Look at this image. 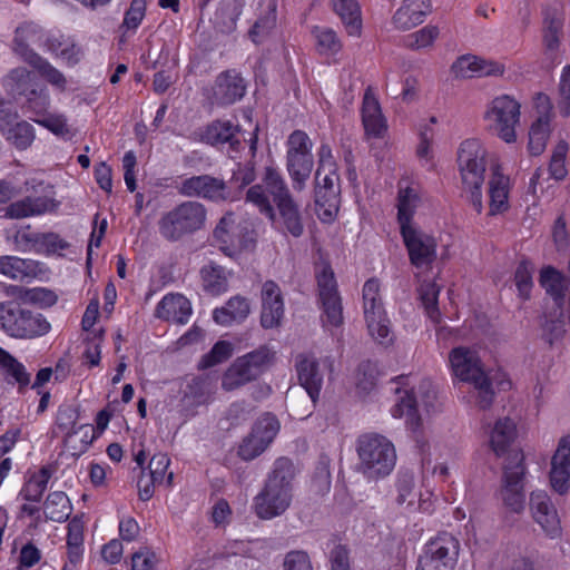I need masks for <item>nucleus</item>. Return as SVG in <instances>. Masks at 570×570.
Masks as SVG:
<instances>
[{"instance_id":"nucleus-1","label":"nucleus","mask_w":570,"mask_h":570,"mask_svg":"<svg viewBox=\"0 0 570 570\" xmlns=\"http://www.w3.org/2000/svg\"><path fill=\"white\" fill-rule=\"evenodd\" d=\"M245 199L272 222L276 220V207L281 229L293 237L303 235L304 224L301 212L277 168L266 167L262 183L250 186L246 191Z\"/></svg>"},{"instance_id":"nucleus-2","label":"nucleus","mask_w":570,"mask_h":570,"mask_svg":"<svg viewBox=\"0 0 570 570\" xmlns=\"http://www.w3.org/2000/svg\"><path fill=\"white\" fill-rule=\"evenodd\" d=\"M295 475L296 469L289 459L279 458L274 462L264 488L254 498V510L259 519L272 520L288 510Z\"/></svg>"},{"instance_id":"nucleus-3","label":"nucleus","mask_w":570,"mask_h":570,"mask_svg":"<svg viewBox=\"0 0 570 570\" xmlns=\"http://www.w3.org/2000/svg\"><path fill=\"white\" fill-rule=\"evenodd\" d=\"M449 365L455 379L473 386L476 405L482 410L488 409L493 402L494 392L478 351L469 346L454 347L449 353Z\"/></svg>"},{"instance_id":"nucleus-4","label":"nucleus","mask_w":570,"mask_h":570,"mask_svg":"<svg viewBox=\"0 0 570 570\" xmlns=\"http://www.w3.org/2000/svg\"><path fill=\"white\" fill-rule=\"evenodd\" d=\"M487 156V148L481 140L475 138L463 140L456 154L463 189L469 193L471 205L479 214L483 208L482 185L484 183Z\"/></svg>"},{"instance_id":"nucleus-5","label":"nucleus","mask_w":570,"mask_h":570,"mask_svg":"<svg viewBox=\"0 0 570 570\" xmlns=\"http://www.w3.org/2000/svg\"><path fill=\"white\" fill-rule=\"evenodd\" d=\"M358 471L368 480L391 474L396 464V450L392 441L376 433L361 435L356 442Z\"/></svg>"},{"instance_id":"nucleus-6","label":"nucleus","mask_w":570,"mask_h":570,"mask_svg":"<svg viewBox=\"0 0 570 570\" xmlns=\"http://www.w3.org/2000/svg\"><path fill=\"white\" fill-rule=\"evenodd\" d=\"M520 102L505 94L494 97L484 111L489 130L507 144L517 141V127L520 125Z\"/></svg>"},{"instance_id":"nucleus-7","label":"nucleus","mask_w":570,"mask_h":570,"mask_svg":"<svg viewBox=\"0 0 570 570\" xmlns=\"http://www.w3.org/2000/svg\"><path fill=\"white\" fill-rule=\"evenodd\" d=\"M207 212L203 204L187 200L161 216L158 222L160 235L168 240H178L204 227Z\"/></svg>"},{"instance_id":"nucleus-8","label":"nucleus","mask_w":570,"mask_h":570,"mask_svg":"<svg viewBox=\"0 0 570 570\" xmlns=\"http://www.w3.org/2000/svg\"><path fill=\"white\" fill-rule=\"evenodd\" d=\"M524 455L520 450L509 451L508 462L503 468L501 487L497 492L503 508L511 513L520 514L525 508Z\"/></svg>"},{"instance_id":"nucleus-9","label":"nucleus","mask_w":570,"mask_h":570,"mask_svg":"<svg viewBox=\"0 0 570 570\" xmlns=\"http://www.w3.org/2000/svg\"><path fill=\"white\" fill-rule=\"evenodd\" d=\"M0 326L14 338L39 337L51 328L43 315L23 309L13 302L0 303Z\"/></svg>"},{"instance_id":"nucleus-10","label":"nucleus","mask_w":570,"mask_h":570,"mask_svg":"<svg viewBox=\"0 0 570 570\" xmlns=\"http://www.w3.org/2000/svg\"><path fill=\"white\" fill-rule=\"evenodd\" d=\"M436 399L438 392L433 383L430 380H422L417 385L410 391H404V394L399 396L391 409V414L395 419H404L407 428L412 432H417L422 426L419 409L422 407L429 412L434 407Z\"/></svg>"},{"instance_id":"nucleus-11","label":"nucleus","mask_w":570,"mask_h":570,"mask_svg":"<svg viewBox=\"0 0 570 570\" xmlns=\"http://www.w3.org/2000/svg\"><path fill=\"white\" fill-rule=\"evenodd\" d=\"M286 169L296 191L304 189L314 167L313 141L303 130H294L286 141Z\"/></svg>"},{"instance_id":"nucleus-12","label":"nucleus","mask_w":570,"mask_h":570,"mask_svg":"<svg viewBox=\"0 0 570 570\" xmlns=\"http://www.w3.org/2000/svg\"><path fill=\"white\" fill-rule=\"evenodd\" d=\"M272 360L273 354L266 347L237 357L224 373L222 387L225 391H234L256 380L267 370Z\"/></svg>"},{"instance_id":"nucleus-13","label":"nucleus","mask_w":570,"mask_h":570,"mask_svg":"<svg viewBox=\"0 0 570 570\" xmlns=\"http://www.w3.org/2000/svg\"><path fill=\"white\" fill-rule=\"evenodd\" d=\"M459 553V540L449 532L440 533L425 544L416 570H454Z\"/></svg>"},{"instance_id":"nucleus-14","label":"nucleus","mask_w":570,"mask_h":570,"mask_svg":"<svg viewBox=\"0 0 570 570\" xmlns=\"http://www.w3.org/2000/svg\"><path fill=\"white\" fill-rule=\"evenodd\" d=\"M7 90L12 95L24 96L29 108L35 112L46 111L49 107V94L39 87L35 77L26 68H16L4 79Z\"/></svg>"},{"instance_id":"nucleus-15","label":"nucleus","mask_w":570,"mask_h":570,"mask_svg":"<svg viewBox=\"0 0 570 570\" xmlns=\"http://www.w3.org/2000/svg\"><path fill=\"white\" fill-rule=\"evenodd\" d=\"M178 191L185 197H198L212 202L238 199V193L232 191L226 181L209 175L193 176L181 180Z\"/></svg>"},{"instance_id":"nucleus-16","label":"nucleus","mask_w":570,"mask_h":570,"mask_svg":"<svg viewBox=\"0 0 570 570\" xmlns=\"http://www.w3.org/2000/svg\"><path fill=\"white\" fill-rule=\"evenodd\" d=\"M410 263L416 268H429L436 258L438 243L433 235L424 232L419 225L406 226L400 230Z\"/></svg>"},{"instance_id":"nucleus-17","label":"nucleus","mask_w":570,"mask_h":570,"mask_svg":"<svg viewBox=\"0 0 570 570\" xmlns=\"http://www.w3.org/2000/svg\"><path fill=\"white\" fill-rule=\"evenodd\" d=\"M529 510L532 520L547 538L551 540L561 538V520L551 497L546 491L535 490L530 493Z\"/></svg>"},{"instance_id":"nucleus-18","label":"nucleus","mask_w":570,"mask_h":570,"mask_svg":"<svg viewBox=\"0 0 570 570\" xmlns=\"http://www.w3.org/2000/svg\"><path fill=\"white\" fill-rule=\"evenodd\" d=\"M340 178L336 170H327L318 175L315 173V204L316 213L322 222L334 219L340 203Z\"/></svg>"},{"instance_id":"nucleus-19","label":"nucleus","mask_w":570,"mask_h":570,"mask_svg":"<svg viewBox=\"0 0 570 570\" xmlns=\"http://www.w3.org/2000/svg\"><path fill=\"white\" fill-rule=\"evenodd\" d=\"M549 481L552 490L564 495L570 490V435L562 436L551 458Z\"/></svg>"},{"instance_id":"nucleus-20","label":"nucleus","mask_w":570,"mask_h":570,"mask_svg":"<svg viewBox=\"0 0 570 570\" xmlns=\"http://www.w3.org/2000/svg\"><path fill=\"white\" fill-rule=\"evenodd\" d=\"M452 71L459 78L501 77L505 72V66L500 61L464 55L452 65Z\"/></svg>"},{"instance_id":"nucleus-21","label":"nucleus","mask_w":570,"mask_h":570,"mask_svg":"<svg viewBox=\"0 0 570 570\" xmlns=\"http://www.w3.org/2000/svg\"><path fill=\"white\" fill-rule=\"evenodd\" d=\"M18 115L9 105L0 107V131L19 149H26L35 139L33 128L26 121H17Z\"/></svg>"},{"instance_id":"nucleus-22","label":"nucleus","mask_w":570,"mask_h":570,"mask_svg":"<svg viewBox=\"0 0 570 570\" xmlns=\"http://www.w3.org/2000/svg\"><path fill=\"white\" fill-rule=\"evenodd\" d=\"M283 316L284 301L281 287L273 281H266L262 287V326L276 327L281 324Z\"/></svg>"},{"instance_id":"nucleus-23","label":"nucleus","mask_w":570,"mask_h":570,"mask_svg":"<svg viewBox=\"0 0 570 570\" xmlns=\"http://www.w3.org/2000/svg\"><path fill=\"white\" fill-rule=\"evenodd\" d=\"M397 497L396 501L399 504H405L410 511L420 510L428 512L431 509L430 497L431 493L426 491L423 493L415 487L414 475L411 473H402L399 475L397 483Z\"/></svg>"},{"instance_id":"nucleus-24","label":"nucleus","mask_w":570,"mask_h":570,"mask_svg":"<svg viewBox=\"0 0 570 570\" xmlns=\"http://www.w3.org/2000/svg\"><path fill=\"white\" fill-rule=\"evenodd\" d=\"M538 282L546 294L554 301L558 308L564 306L566 297L570 293V278L568 276L556 267L547 265L540 269Z\"/></svg>"},{"instance_id":"nucleus-25","label":"nucleus","mask_w":570,"mask_h":570,"mask_svg":"<svg viewBox=\"0 0 570 570\" xmlns=\"http://www.w3.org/2000/svg\"><path fill=\"white\" fill-rule=\"evenodd\" d=\"M246 85L240 73L227 70L219 73L213 88L215 100L222 105H230L243 98Z\"/></svg>"},{"instance_id":"nucleus-26","label":"nucleus","mask_w":570,"mask_h":570,"mask_svg":"<svg viewBox=\"0 0 570 570\" xmlns=\"http://www.w3.org/2000/svg\"><path fill=\"white\" fill-rule=\"evenodd\" d=\"M59 205V202L49 196L26 197L10 204L6 208L4 216L14 219L39 216L46 213L56 212Z\"/></svg>"},{"instance_id":"nucleus-27","label":"nucleus","mask_w":570,"mask_h":570,"mask_svg":"<svg viewBox=\"0 0 570 570\" xmlns=\"http://www.w3.org/2000/svg\"><path fill=\"white\" fill-rule=\"evenodd\" d=\"M191 312V304L184 295L170 293L165 295L157 304L155 315L164 321L186 324Z\"/></svg>"},{"instance_id":"nucleus-28","label":"nucleus","mask_w":570,"mask_h":570,"mask_svg":"<svg viewBox=\"0 0 570 570\" xmlns=\"http://www.w3.org/2000/svg\"><path fill=\"white\" fill-rule=\"evenodd\" d=\"M430 12L429 0H403L392 18V23L397 30H410L422 23Z\"/></svg>"},{"instance_id":"nucleus-29","label":"nucleus","mask_w":570,"mask_h":570,"mask_svg":"<svg viewBox=\"0 0 570 570\" xmlns=\"http://www.w3.org/2000/svg\"><path fill=\"white\" fill-rule=\"evenodd\" d=\"M215 238L223 245H230L234 248H243L246 246L247 240H250L249 233L246 226H242L238 218L233 213L226 214L214 232Z\"/></svg>"},{"instance_id":"nucleus-30","label":"nucleus","mask_w":570,"mask_h":570,"mask_svg":"<svg viewBox=\"0 0 570 570\" xmlns=\"http://www.w3.org/2000/svg\"><path fill=\"white\" fill-rule=\"evenodd\" d=\"M296 370L301 385L305 389L311 400L315 402L323 383V374L317 360L312 355H298Z\"/></svg>"},{"instance_id":"nucleus-31","label":"nucleus","mask_w":570,"mask_h":570,"mask_svg":"<svg viewBox=\"0 0 570 570\" xmlns=\"http://www.w3.org/2000/svg\"><path fill=\"white\" fill-rule=\"evenodd\" d=\"M43 30L33 22H26L17 28L13 50L26 62L30 63V56H39L33 47H40L43 42Z\"/></svg>"},{"instance_id":"nucleus-32","label":"nucleus","mask_w":570,"mask_h":570,"mask_svg":"<svg viewBox=\"0 0 570 570\" xmlns=\"http://www.w3.org/2000/svg\"><path fill=\"white\" fill-rule=\"evenodd\" d=\"M362 121L366 134L374 137H381L387 128L381 105L371 88H367L364 94Z\"/></svg>"},{"instance_id":"nucleus-33","label":"nucleus","mask_w":570,"mask_h":570,"mask_svg":"<svg viewBox=\"0 0 570 570\" xmlns=\"http://www.w3.org/2000/svg\"><path fill=\"white\" fill-rule=\"evenodd\" d=\"M214 386L205 379H191L184 391L181 404L188 416L196 414V409L213 400Z\"/></svg>"},{"instance_id":"nucleus-34","label":"nucleus","mask_w":570,"mask_h":570,"mask_svg":"<svg viewBox=\"0 0 570 570\" xmlns=\"http://www.w3.org/2000/svg\"><path fill=\"white\" fill-rule=\"evenodd\" d=\"M490 212L494 216L509 208V178L500 171L499 166L491 168L489 180Z\"/></svg>"},{"instance_id":"nucleus-35","label":"nucleus","mask_w":570,"mask_h":570,"mask_svg":"<svg viewBox=\"0 0 570 570\" xmlns=\"http://www.w3.org/2000/svg\"><path fill=\"white\" fill-rule=\"evenodd\" d=\"M249 312V302L245 297L237 295L229 298L225 306L215 308L213 318L217 324L228 326L233 322L244 321Z\"/></svg>"},{"instance_id":"nucleus-36","label":"nucleus","mask_w":570,"mask_h":570,"mask_svg":"<svg viewBox=\"0 0 570 570\" xmlns=\"http://www.w3.org/2000/svg\"><path fill=\"white\" fill-rule=\"evenodd\" d=\"M553 120L548 118H535L529 128L528 150L532 156L541 155L548 145L553 131Z\"/></svg>"},{"instance_id":"nucleus-37","label":"nucleus","mask_w":570,"mask_h":570,"mask_svg":"<svg viewBox=\"0 0 570 570\" xmlns=\"http://www.w3.org/2000/svg\"><path fill=\"white\" fill-rule=\"evenodd\" d=\"M515 433V424L511 419H500L495 422L490 435V444L498 456L508 452Z\"/></svg>"},{"instance_id":"nucleus-38","label":"nucleus","mask_w":570,"mask_h":570,"mask_svg":"<svg viewBox=\"0 0 570 570\" xmlns=\"http://www.w3.org/2000/svg\"><path fill=\"white\" fill-rule=\"evenodd\" d=\"M350 36H358L362 28L361 8L356 0H332Z\"/></svg>"},{"instance_id":"nucleus-39","label":"nucleus","mask_w":570,"mask_h":570,"mask_svg":"<svg viewBox=\"0 0 570 570\" xmlns=\"http://www.w3.org/2000/svg\"><path fill=\"white\" fill-rule=\"evenodd\" d=\"M419 203L420 197L415 188H400L397 203V220L400 224V230H403L406 226H417L413 220V216Z\"/></svg>"},{"instance_id":"nucleus-40","label":"nucleus","mask_w":570,"mask_h":570,"mask_svg":"<svg viewBox=\"0 0 570 570\" xmlns=\"http://www.w3.org/2000/svg\"><path fill=\"white\" fill-rule=\"evenodd\" d=\"M51 478V470L48 466H42L39 471L33 472L24 485L22 487L19 495L30 502H38L42 498L43 492L48 487Z\"/></svg>"},{"instance_id":"nucleus-41","label":"nucleus","mask_w":570,"mask_h":570,"mask_svg":"<svg viewBox=\"0 0 570 570\" xmlns=\"http://www.w3.org/2000/svg\"><path fill=\"white\" fill-rule=\"evenodd\" d=\"M367 332L371 337L381 345H389L393 342L391 322L386 312L364 315Z\"/></svg>"},{"instance_id":"nucleus-42","label":"nucleus","mask_w":570,"mask_h":570,"mask_svg":"<svg viewBox=\"0 0 570 570\" xmlns=\"http://www.w3.org/2000/svg\"><path fill=\"white\" fill-rule=\"evenodd\" d=\"M45 514L55 522H63L71 514L72 508L69 498L62 491L51 492L45 501Z\"/></svg>"},{"instance_id":"nucleus-43","label":"nucleus","mask_w":570,"mask_h":570,"mask_svg":"<svg viewBox=\"0 0 570 570\" xmlns=\"http://www.w3.org/2000/svg\"><path fill=\"white\" fill-rule=\"evenodd\" d=\"M85 521L82 517H73L67 525V554L82 557L85 552Z\"/></svg>"},{"instance_id":"nucleus-44","label":"nucleus","mask_w":570,"mask_h":570,"mask_svg":"<svg viewBox=\"0 0 570 570\" xmlns=\"http://www.w3.org/2000/svg\"><path fill=\"white\" fill-rule=\"evenodd\" d=\"M312 35L316 42V49L321 55L333 57L341 51L342 42L333 29L314 27Z\"/></svg>"},{"instance_id":"nucleus-45","label":"nucleus","mask_w":570,"mask_h":570,"mask_svg":"<svg viewBox=\"0 0 570 570\" xmlns=\"http://www.w3.org/2000/svg\"><path fill=\"white\" fill-rule=\"evenodd\" d=\"M441 29L435 24H426L423 28L407 35L404 43L407 48L413 50L430 49L439 39Z\"/></svg>"},{"instance_id":"nucleus-46","label":"nucleus","mask_w":570,"mask_h":570,"mask_svg":"<svg viewBox=\"0 0 570 570\" xmlns=\"http://www.w3.org/2000/svg\"><path fill=\"white\" fill-rule=\"evenodd\" d=\"M237 127L228 120H217L207 126L203 139L210 145H218L232 141Z\"/></svg>"},{"instance_id":"nucleus-47","label":"nucleus","mask_w":570,"mask_h":570,"mask_svg":"<svg viewBox=\"0 0 570 570\" xmlns=\"http://www.w3.org/2000/svg\"><path fill=\"white\" fill-rule=\"evenodd\" d=\"M202 278L205 289L213 295H219L227 291V276L225 271L219 266H204L202 268Z\"/></svg>"},{"instance_id":"nucleus-48","label":"nucleus","mask_w":570,"mask_h":570,"mask_svg":"<svg viewBox=\"0 0 570 570\" xmlns=\"http://www.w3.org/2000/svg\"><path fill=\"white\" fill-rule=\"evenodd\" d=\"M30 66L38 70L51 86L63 91L67 88V79L61 71L55 68L48 60L40 56H30Z\"/></svg>"},{"instance_id":"nucleus-49","label":"nucleus","mask_w":570,"mask_h":570,"mask_svg":"<svg viewBox=\"0 0 570 570\" xmlns=\"http://www.w3.org/2000/svg\"><path fill=\"white\" fill-rule=\"evenodd\" d=\"M362 297L364 315L385 312L381 297L380 282L376 278H370L365 282Z\"/></svg>"},{"instance_id":"nucleus-50","label":"nucleus","mask_w":570,"mask_h":570,"mask_svg":"<svg viewBox=\"0 0 570 570\" xmlns=\"http://www.w3.org/2000/svg\"><path fill=\"white\" fill-rule=\"evenodd\" d=\"M276 6L269 1L266 6V12L259 17L249 31V37L256 43L262 42L275 28Z\"/></svg>"},{"instance_id":"nucleus-51","label":"nucleus","mask_w":570,"mask_h":570,"mask_svg":"<svg viewBox=\"0 0 570 570\" xmlns=\"http://www.w3.org/2000/svg\"><path fill=\"white\" fill-rule=\"evenodd\" d=\"M440 288L433 282L423 283L420 287V297L428 317L434 323H441V313L436 306Z\"/></svg>"},{"instance_id":"nucleus-52","label":"nucleus","mask_w":570,"mask_h":570,"mask_svg":"<svg viewBox=\"0 0 570 570\" xmlns=\"http://www.w3.org/2000/svg\"><path fill=\"white\" fill-rule=\"evenodd\" d=\"M170 459L167 454H155L149 461V473L151 484L170 485L173 481V472L167 473Z\"/></svg>"},{"instance_id":"nucleus-53","label":"nucleus","mask_w":570,"mask_h":570,"mask_svg":"<svg viewBox=\"0 0 570 570\" xmlns=\"http://www.w3.org/2000/svg\"><path fill=\"white\" fill-rule=\"evenodd\" d=\"M569 146L566 141L560 140L552 149L549 171L550 175L557 180H563L568 175L567 169V155Z\"/></svg>"},{"instance_id":"nucleus-54","label":"nucleus","mask_w":570,"mask_h":570,"mask_svg":"<svg viewBox=\"0 0 570 570\" xmlns=\"http://www.w3.org/2000/svg\"><path fill=\"white\" fill-rule=\"evenodd\" d=\"M316 279L320 299L340 297L334 273L328 265L322 264L317 267Z\"/></svg>"},{"instance_id":"nucleus-55","label":"nucleus","mask_w":570,"mask_h":570,"mask_svg":"<svg viewBox=\"0 0 570 570\" xmlns=\"http://www.w3.org/2000/svg\"><path fill=\"white\" fill-rule=\"evenodd\" d=\"M377 368L371 362L362 363L355 375V385L357 392L366 395L372 392L376 385Z\"/></svg>"},{"instance_id":"nucleus-56","label":"nucleus","mask_w":570,"mask_h":570,"mask_svg":"<svg viewBox=\"0 0 570 570\" xmlns=\"http://www.w3.org/2000/svg\"><path fill=\"white\" fill-rule=\"evenodd\" d=\"M323 305V325L327 330L337 328L343 324L341 297L321 299Z\"/></svg>"},{"instance_id":"nucleus-57","label":"nucleus","mask_w":570,"mask_h":570,"mask_svg":"<svg viewBox=\"0 0 570 570\" xmlns=\"http://www.w3.org/2000/svg\"><path fill=\"white\" fill-rule=\"evenodd\" d=\"M0 364L6 370L7 374L13 377L14 382L21 387L30 383V375L27 373L23 364L18 362L14 357L0 348Z\"/></svg>"},{"instance_id":"nucleus-58","label":"nucleus","mask_w":570,"mask_h":570,"mask_svg":"<svg viewBox=\"0 0 570 570\" xmlns=\"http://www.w3.org/2000/svg\"><path fill=\"white\" fill-rule=\"evenodd\" d=\"M559 314L553 317L550 315L543 325L544 333L549 336L550 343L560 338L566 333V324H570V305L559 308Z\"/></svg>"},{"instance_id":"nucleus-59","label":"nucleus","mask_w":570,"mask_h":570,"mask_svg":"<svg viewBox=\"0 0 570 570\" xmlns=\"http://www.w3.org/2000/svg\"><path fill=\"white\" fill-rule=\"evenodd\" d=\"M533 266L528 261H522L519 263L515 273H514V282L518 288L519 295L523 299L530 298L531 291L533 287Z\"/></svg>"},{"instance_id":"nucleus-60","label":"nucleus","mask_w":570,"mask_h":570,"mask_svg":"<svg viewBox=\"0 0 570 570\" xmlns=\"http://www.w3.org/2000/svg\"><path fill=\"white\" fill-rule=\"evenodd\" d=\"M146 0H131L129 8L125 12L121 28L135 32L146 16Z\"/></svg>"},{"instance_id":"nucleus-61","label":"nucleus","mask_w":570,"mask_h":570,"mask_svg":"<svg viewBox=\"0 0 570 570\" xmlns=\"http://www.w3.org/2000/svg\"><path fill=\"white\" fill-rule=\"evenodd\" d=\"M557 107L562 117L570 116V65L563 67L560 76Z\"/></svg>"},{"instance_id":"nucleus-62","label":"nucleus","mask_w":570,"mask_h":570,"mask_svg":"<svg viewBox=\"0 0 570 570\" xmlns=\"http://www.w3.org/2000/svg\"><path fill=\"white\" fill-rule=\"evenodd\" d=\"M279 430L277 419L272 414H264L257 420L253 428V432L263 441L262 444L266 446L273 441Z\"/></svg>"},{"instance_id":"nucleus-63","label":"nucleus","mask_w":570,"mask_h":570,"mask_svg":"<svg viewBox=\"0 0 570 570\" xmlns=\"http://www.w3.org/2000/svg\"><path fill=\"white\" fill-rule=\"evenodd\" d=\"M83 358L89 366H97L101 358V343L104 341V330L92 331L88 334Z\"/></svg>"},{"instance_id":"nucleus-64","label":"nucleus","mask_w":570,"mask_h":570,"mask_svg":"<svg viewBox=\"0 0 570 570\" xmlns=\"http://www.w3.org/2000/svg\"><path fill=\"white\" fill-rule=\"evenodd\" d=\"M255 177L256 176L253 165H238L237 168L233 171L227 186L232 189V191L238 193L239 199L242 189L252 184L255 180Z\"/></svg>"}]
</instances>
